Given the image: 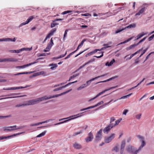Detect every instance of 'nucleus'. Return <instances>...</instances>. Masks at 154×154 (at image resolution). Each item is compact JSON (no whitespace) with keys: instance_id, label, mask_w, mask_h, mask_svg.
Masks as SVG:
<instances>
[{"instance_id":"f257e3e1","label":"nucleus","mask_w":154,"mask_h":154,"mask_svg":"<svg viewBox=\"0 0 154 154\" xmlns=\"http://www.w3.org/2000/svg\"><path fill=\"white\" fill-rule=\"evenodd\" d=\"M72 89H71L61 93L60 94H57L53 96H51L49 97H48L47 96H45L43 97H41V98H37L35 100H29L27 101L26 102V104H25V106L34 105L37 103H38L39 102L42 101L43 100H48L53 98H54L55 97H57L61 95L65 94L66 93L69 92Z\"/></svg>"},{"instance_id":"f03ea898","label":"nucleus","mask_w":154,"mask_h":154,"mask_svg":"<svg viewBox=\"0 0 154 154\" xmlns=\"http://www.w3.org/2000/svg\"><path fill=\"white\" fill-rule=\"evenodd\" d=\"M115 137V134H110L109 136L105 137L104 138V141L106 143H109Z\"/></svg>"},{"instance_id":"7ed1b4c3","label":"nucleus","mask_w":154,"mask_h":154,"mask_svg":"<svg viewBox=\"0 0 154 154\" xmlns=\"http://www.w3.org/2000/svg\"><path fill=\"white\" fill-rule=\"evenodd\" d=\"M118 87V86L117 85L116 86L111 87H110V88H108V89H105V90H104V91H102V92H100V93H99L98 94H97L94 97V98H91V99H90V100H89L88 101L89 102L91 101L92 100H93L95 99V98H97V97H98L100 95H101L102 94H103V93H104L105 92H106V91H109V90H110L111 89H113V88H116V87Z\"/></svg>"},{"instance_id":"20e7f679","label":"nucleus","mask_w":154,"mask_h":154,"mask_svg":"<svg viewBox=\"0 0 154 154\" xmlns=\"http://www.w3.org/2000/svg\"><path fill=\"white\" fill-rule=\"evenodd\" d=\"M148 6V5L146 4H144L142 6V8L139 10L138 12L135 15H140L141 14L144 12L146 9L147 8V7Z\"/></svg>"},{"instance_id":"39448f33","label":"nucleus","mask_w":154,"mask_h":154,"mask_svg":"<svg viewBox=\"0 0 154 154\" xmlns=\"http://www.w3.org/2000/svg\"><path fill=\"white\" fill-rule=\"evenodd\" d=\"M17 61L18 60L17 59L12 58L5 59H0V62H17Z\"/></svg>"},{"instance_id":"423d86ee","label":"nucleus","mask_w":154,"mask_h":154,"mask_svg":"<svg viewBox=\"0 0 154 154\" xmlns=\"http://www.w3.org/2000/svg\"><path fill=\"white\" fill-rule=\"evenodd\" d=\"M46 72L43 71L38 72L34 73L32 75L30 76L29 78H31L33 77L39 76L40 75H45Z\"/></svg>"},{"instance_id":"0eeeda50","label":"nucleus","mask_w":154,"mask_h":154,"mask_svg":"<svg viewBox=\"0 0 154 154\" xmlns=\"http://www.w3.org/2000/svg\"><path fill=\"white\" fill-rule=\"evenodd\" d=\"M30 85H26L25 87H11V88H9L6 89H4V90H15L16 89H18L22 88H26L27 87L30 86Z\"/></svg>"},{"instance_id":"6e6552de","label":"nucleus","mask_w":154,"mask_h":154,"mask_svg":"<svg viewBox=\"0 0 154 154\" xmlns=\"http://www.w3.org/2000/svg\"><path fill=\"white\" fill-rule=\"evenodd\" d=\"M102 129H100L99 131L97 132L96 136V140L97 141L100 140L102 137Z\"/></svg>"},{"instance_id":"1a4fd4ad","label":"nucleus","mask_w":154,"mask_h":154,"mask_svg":"<svg viewBox=\"0 0 154 154\" xmlns=\"http://www.w3.org/2000/svg\"><path fill=\"white\" fill-rule=\"evenodd\" d=\"M94 136L91 132H90L88 134V137L86 138L85 140L86 142L92 141L93 139Z\"/></svg>"},{"instance_id":"9d476101","label":"nucleus","mask_w":154,"mask_h":154,"mask_svg":"<svg viewBox=\"0 0 154 154\" xmlns=\"http://www.w3.org/2000/svg\"><path fill=\"white\" fill-rule=\"evenodd\" d=\"M113 127L112 124H109L106 127H105L103 130V132L104 133L108 134L109 131Z\"/></svg>"},{"instance_id":"9b49d317","label":"nucleus","mask_w":154,"mask_h":154,"mask_svg":"<svg viewBox=\"0 0 154 154\" xmlns=\"http://www.w3.org/2000/svg\"><path fill=\"white\" fill-rule=\"evenodd\" d=\"M38 62L37 61H35V62H32L30 63L27 64L23 65V66H17L16 67V68H18V69H23V68H26L27 66H30L31 65L35 64V63H37Z\"/></svg>"},{"instance_id":"f8f14e48","label":"nucleus","mask_w":154,"mask_h":154,"mask_svg":"<svg viewBox=\"0 0 154 154\" xmlns=\"http://www.w3.org/2000/svg\"><path fill=\"white\" fill-rule=\"evenodd\" d=\"M106 75H107L106 74H104V75H101L100 76H98L96 77H95L94 78H93V79H91V80L87 81L86 82V85L85 86H88L89 85V84L91 82L93 81L95 79H97L98 78H99L102 77L104 76H106Z\"/></svg>"},{"instance_id":"ddd939ff","label":"nucleus","mask_w":154,"mask_h":154,"mask_svg":"<svg viewBox=\"0 0 154 154\" xmlns=\"http://www.w3.org/2000/svg\"><path fill=\"white\" fill-rule=\"evenodd\" d=\"M77 82V81H76L74 82H69V83H68V84H67L66 85H65V86H63L61 87H60L58 88H55V89H54V91H57L60 90L62 88H65V87H67V86H68V85H70L76 82Z\"/></svg>"},{"instance_id":"4468645a","label":"nucleus","mask_w":154,"mask_h":154,"mask_svg":"<svg viewBox=\"0 0 154 154\" xmlns=\"http://www.w3.org/2000/svg\"><path fill=\"white\" fill-rule=\"evenodd\" d=\"M28 49V48H23L18 50H10L9 51L12 53H18L24 50L27 51Z\"/></svg>"},{"instance_id":"2eb2a0df","label":"nucleus","mask_w":154,"mask_h":154,"mask_svg":"<svg viewBox=\"0 0 154 154\" xmlns=\"http://www.w3.org/2000/svg\"><path fill=\"white\" fill-rule=\"evenodd\" d=\"M24 127V126H21L19 127H17L16 125H14L12 126L8 127V128H11V131L15 130H16L22 129Z\"/></svg>"},{"instance_id":"dca6fc26","label":"nucleus","mask_w":154,"mask_h":154,"mask_svg":"<svg viewBox=\"0 0 154 154\" xmlns=\"http://www.w3.org/2000/svg\"><path fill=\"white\" fill-rule=\"evenodd\" d=\"M142 143L141 146L139 147L138 150L135 151L134 152V154H137L140 151L141 149L145 145V143L144 140H142Z\"/></svg>"},{"instance_id":"f3484780","label":"nucleus","mask_w":154,"mask_h":154,"mask_svg":"<svg viewBox=\"0 0 154 154\" xmlns=\"http://www.w3.org/2000/svg\"><path fill=\"white\" fill-rule=\"evenodd\" d=\"M63 20V19H56L54 20H52L53 23H51V28H53L55 27L56 25L58 24V23H54L55 21H61Z\"/></svg>"},{"instance_id":"a211bd4d","label":"nucleus","mask_w":154,"mask_h":154,"mask_svg":"<svg viewBox=\"0 0 154 154\" xmlns=\"http://www.w3.org/2000/svg\"><path fill=\"white\" fill-rule=\"evenodd\" d=\"M21 133H17V134H13V135H10V136H7V137H4V136H0V140H4V139H7V138H9L10 137H13L14 136H15L16 135H19Z\"/></svg>"},{"instance_id":"6ab92c4d","label":"nucleus","mask_w":154,"mask_h":154,"mask_svg":"<svg viewBox=\"0 0 154 154\" xmlns=\"http://www.w3.org/2000/svg\"><path fill=\"white\" fill-rule=\"evenodd\" d=\"M126 149L128 151L133 154H134V152H135V151H134L135 149L134 147L131 146H128L127 148Z\"/></svg>"},{"instance_id":"aec40b11","label":"nucleus","mask_w":154,"mask_h":154,"mask_svg":"<svg viewBox=\"0 0 154 154\" xmlns=\"http://www.w3.org/2000/svg\"><path fill=\"white\" fill-rule=\"evenodd\" d=\"M147 34V33H145L144 32H143L139 34L135 38V40H137L139 39L140 38L144 35H146Z\"/></svg>"},{"instance_id":"412c9836","label":"nucleus","mask_w":154,"mask_h":154,"mask_svg":"<svg viewBox=\"0 0 154 154\" xmlns=\"http://www.w3.org/2000/svg\"><path fill=\"white\" fill-rule=\"evenodd\" d=\"M50 120L49 119V120H47L45 121L44 122H38V123L34 124H31L30 125V126H35L38 125H39L42 124H43V123H47L48 122H49Z\"/></svg>"},{"instance_id":"4be33fe9","label":"nucleus","mask_w":154,"mask_h":154,"mask_svg":"<svg viewBox=\"0 0 154 154\" xmlns=\"http://www.w3.org/2000/svg\"><path fill=\"white\" fill-rule=\"evenodd\" d=\"M143 49V48H142L141 49H140L139 50L137 51V52H135L133 54H132L131 55L130 57L127 58L126 59V60H129L131 58L134 56L136 54H137L140 51H142Z\"/></svg>"},{"instance_id":"5701e85b","label":"nucleus","mask_w":154,"mask_h":154,"mask_svg":"<svg viewBox=\"0 0 154 154\" xmlns=\"http://www.w3.org/2000/svg\"><path fill=\"white\" fill-rule=\"evenodd\" d=\"M73 146L76 149H80L82 148L81 145L76 142L73 144Z\"/></svg>"},{"instance_id":"b1692460","label":"nucleus","mask_w":154,"mask_h":154,"mask_svg":"<svg viewBox=\"0 0 154 154\" xmlns=\"http://www.w3.org/2000/svg\"><path fill=\"white\" fill-rule=\"evenodd\" d=\"M115 62V60L114 59H113L109 63V62H107L106 63V65L108 66H111L113 63Z\"/></svg>"},{"instance_id":"393cba45","label":"nucleus","mask_w":154,"mask_h":154,"mask_svg":"<svg viewBox=\"0 0 154 154\" xmlns=\"http://www.w3.org/2000/svg\"><path fill=\"white\" fill-rule=\"evenodd\" d=\"M32 72H20V73L15 74L14 75H22V74H30Z\"/></svg>"},{"instance_id":"a878e982","label":"nucleus","mask_w":154,"mask_h":154,"mask_svg":"<svg viewBox=\"0 0 154 154\" xmlns=\"http://www.w3.org/2000/svg\"><path fill=\"white\" fill-rule=\"evenodd\" d=\"M137 46L136 44H134L131 45L129 47L126 48V50L127 51L129 50L132 48H134L135 47Z\"/></svg>"},{"instance_id":"bb28decb","label":"nucleus","mask_w":154,"mask_h":154,"mask_svg":"<svg viewBox=\"0 0 154 154\" xmlns=\"http://www.w3.org/2000/svg\"><path fill=\"white\" fill-rule=\"evenodd\" d=\"M122 120V118H120L118 120L116 121H115V124H113V125H112V126H113V127H114L115 126L118 125L119 123Z\"/></svg>"},{"instance_id":"cd10ccee","label":"nucleus","mask_w":154,"mask_h":154,"mask_svg":"<svg viewBox=\"0 0 154 154\" xmlns=\"http://www.w3.org/2000/svg\"><path fill=\"white\" fill-rule=\"evenodd\" d=\"M85 41V40L83 39L82 42H81V43L80 44L78 47H77L75 51H76V52L79 50L80 47H81L83 44L84 42Z\"/></svg>"},{"instance_id":"c85d7f7f","label":"nucleus","mask_w":154,"mask_h":154,"mask_svg":"<svg viewBox=\"0 0 154 154\" xmlns=\"http://www.w3.org/2000/svg\"><path fill=\"white\" fill-rule=\"evenodd\" d=\"M50 66H51V69L52 70L56 68L57 67V64H51L50 65Z\"/></svg>"},{"instance_id":"c756f323","label":"nucleus","mask_w":154,"mask_h":154,"mask_svg":"<svg viewBox=\"0 0 154 154\" xmlns=\"http://www.w3.org/2000/svg\"><path fill=\"white\" fill-rule=\"evenodd\" d=\"M133 38H134V37L133 36V37H131V38H128V39H127V40L125 41H124L123 42H121L120 44H123L125 43H126L129 42L130 40H131V39H132Z\"/></svg>"},{"instance_id":"7c9ffc66","label":"nucleus","mask_w":154,"mask_h":154,"mask_svg":"<svg viewBox=\"0 0 154 154\" xmlns=\"http://www.w3.org/2000/svg\"><path fill=\"white\" fill-rule=\"evenodd\" d=\"M118 146V144H116L115 146L112 149V151H115L116 152H118L119 151Z\"/></svg>"},{"instance_id":"2f4dec72","label":"nucleus","mask_w":154,"mask_h":154,"mask_svg":"<svg viewBox=\"0 0 154 154\" xmlns=\"http://www.w3.org/2000/svg\"><path fill=\"white\" fill-rule=\"evenodd\" d=\"M125 145V140L122 141L121 142V149H124Z\"/></svg>"},{"instance_id":"473e14b6","label":"nucleus","mask_w":154,"mask_h":154,"mask_svg":"<svg viewBox=\"0 0 154 154\" xmlns=\"http://www.w3.org/2000/svg\"><path fill=\"white\" fill-rule=\"evenodd\" d=\"M46 132V131H45L42 132L41 134H39V135H38L36 136V137H42V136H44L45 135Z\"/></svg>"},{"instance_id":"72a5a7b5","label":"nucleus","mask_w":154,"mask_h":154,"mask_svg":"<svg viewBox=\"0 0 154 154\" xmlns=\"http://www.w3.org/2000/svg\"><path fill=\"white\" fill-rule=\"evenodd\" d=\"M132 94V93H131V94H128V95H125V96H122V97L121 98H120L119 99V100H121V99H125V98H128V97L129 96H130Z\"/></svg>"},{"instance_id":"f704fd0d","label":"nucleus","mask_w":154,"mask_h":154,"mask_svg":"<svg viewBox=\"0 0 154 154\" xmlns=\"http://www.w3.org/2000/svg\"><path fill=\"white\" fill-rule=\"evenodd\" d=\"M136 26V25L135 24H133L130 25H129L125 27V29L126 28H131L133 27H135Z\"/></svg>"},{"instance_id":"c9c22d12","label":"nucleus","mask_w":154,"mask_h":154,"mask_svg":"<svg viewBox=\"0 0 154 154\" xmlns=\"http://www.w3.org/2000/svg\"><path fill=\"white\" fill-rule=\"evenodd\" d=\"M56 31V29L54 28L49 33V34L51 36L53 35L54 34V33Z\"/></svg>"},{"instance_id":"e433bc0d","label":"nucleus","mask_w":154,"mask_h":154,"mask_svg":"<svg viewBox=\"0 0 154 154\" xmlns=\"http://www.w3.org/2000/svg\"><path fill=\"white\" fill-rule=\"evenodd\" d=\"M56 31V29L54 28L49 33V34L51 36L53 35L54 34V33Z\"/></svg>"},{"instance_id":"4c0bfd02","label":"nucleus","mask_w":154,"mask_h":154,"mask_svg":"<svg viewBox=\"0 0 154 154\" xmlns=\"http://www.w3.org/2000/svg\"><path fill=\"white\" fill-rule=\"evenodd\" d=\"M79 75V73H77L76 74L74 75L73 76H71L70 77L69 79L68 80V81H69L71 79L78 76V75Z\"/></svg>"},{"instance_id":"58836bf2","label":"nucleus","mask_w":154,"mask_h":154,"mask_svg":"<svg viewBox=\"0 0 154 154\" xmlns=\"http://www.w3.org/2000/svg\"><path fill=\"white\" fill-rule=\"evenodd\" d=\"M116 77H112L111 78H110L107 80H105V81H102V82H98V83H100V82H108V81H110L111 80H112V79H113L115 78H116Z\"/></svg>"},{"instance_id":"ea45409f","label":"nucleus","mask_w":154,"mask_h":154,"mask_svg":"<svg viewBox=\"0 0 154 154\" xmlns=\"http://www.w3.org/2000/svg\"><path fill=\"white\" fill-rule=\"evenodd\" d=\"M34 18V17L33 16H31L29 17L26 21H27V23H28L30 22Z\"/></svg>"},{"instance_id":"a19ab883","label":"nucleus","mask_w":154,"mask_h":154,"mask_svg":"<svg viewBox=\"0 0 154 154\" xmlns=\"http://www.w3.org/2000/svg\"><path fill=\"white\" fill-rule=\"evenodd\" d=\"M82 130H81L80 131H79L75 132L73 133V136H75L77 135L80 134L82 133Z\"/></svg>"},{"instance_id":"79ce46f5","label":"nucleus","mask_w":154,"mask_h":154,"mask_svg":"<svg viewBox=\"0 0 154 154\" xmlns=\"http://www.w3.org/2000/svg\"><path fill=\"white\" fill-rule=\"evenodd\" d=\"M105 15V14L104 13H99L98 14H96V13H94V14H93V16L94 17H95V16H103V15Z\"/></svg>"},{"instance_id":"37998d69","label":"nucleus","mask_w":154,"mask_h":154,"mask_svg":"<svg viewBox=\"0 0 154 154\" xmlns=\"http://www.w3.org/2000/svg\"><path fill=\"white\" fill-rule=\"evenodd\" d=\"M72 12V11H64L63 12L61 13V14H63V15H64V14H67V13H71Z\"/></svg>"},{"instance_id":"c03bdc74","label":"nucleus","mask_w":154,"mask_h":154,"mask_svg":"<svg viewBox=\"0 0 154 154\" xmlns=\"http://www.w3.org/2000/svg\"><path fill=\"white\" fill-rule=\"evenodd\" d=\"M137 137L141 141L142 140H143L144 139V137L140 135H137Z\"/></svg>"},{"instance_id":"a18cd8bd","label":"nucleus","mask_w":154,"mask_h":154,"mask_svg":"<svg viewBox=\"0 0 154 154\" xmlns=\"http://www.w3.org/2000/svg\"><path fill=\"white\" fill-rule=\"evenodd\" d=\"M76 52V51H74L72 52V53H70V54H69L68 55H67V57H66L64 59H66L69 58V57H70V56L72 55V54H74Z\"/></svg>"},{"instance_id":"49530a36","label":"nucleus","mask_w":154,"mask_h":154,"mask_svg":"<svg viewBox=\"0 0 154 154\" xmlns=\"http://www.w3.org/2000/svg\"><path fill=\"white\" fill-rule=\"evenodd\" d=\"M86 85V84H84L82 85L80 87H79L77 88V90H80L84 88L86 86H85Z\"/></svg>"},{"instance_id":"de8ad7c7","label":"nucleus","mask_w":154,"mask_h":154,"mask_svg":"<svg viewBox=\"0 0 154 154\" xmlns=\"http://www.w3.org/2000/svg\"><path fill=\"white\" fill-rule=\"evenodd\" d=\"M115 120V118L113 117H112L110 119V124L113 125V124L112 123Z\"/></svg>"},{"instance_id":"09e8293b","label":"nucleus","mask_w":154,"mask_h":154,"mask_svg":"<svg viewBox=\"0 0 154 154\" xmlns=\"http://www.w3.org/2000/svg\"><path fill=\"white\" fill-rule=\"evenodd\" d=\"M82 113H81L80 114H78L76 115H73L72 116H70L69 117V118H71V117H75L76 116H78L76 117H75V118H72L71 119H74L75 118H77V117H80V116H82L81 115H80V114H81Z\"/></svg>"},{"instance_id":"8fccbe9b","label":"nucleus","mask_w":154,"mask_h":154,"mask_svg":"<svg viewBox=\"0 0 154 154\" xmlns=\"http://www.w3.org/2000/svg\"><path fill=\"white\" fill-rule=\"evenodd\" d=\"M146 38V37H145L143 38L142 39H141L136 44L137 46L138 45H139L140 43H141L142 42L145 41Z\"/></svg>"},{"instance_id":"3c124183","label":"nucleus","mask_w":154,"mask_h":154,"mask_svg":"<svg viewBox=\"0 0 154 154\" xmlns=\"http://www.w3.org/2000/svg\"><path fill=\"white\" fill-rule=\"evenodd\" d=\"M103 52H101L99 53L100 54H101V55L100 56H94V57H96L97 58H100L102 57L103 56Z\"/></svg>"},{"instance_id":"603ef678","label":"nucleus","mask_w":154,"mask_h":154,"mask_svg":"<svg viewBox=\"0 0 154 154\" xmlns=\"http://www.w3.org/2000/svg\"><path fill=\"white\" fill-rule=\"evenodd\" d=\"M8 127L5 128L4 129V131L5 132L8 131H11V128H8Z\"/></svg>"},{"instance_id":"864d4df0","label":"nucleus","mask_w":154,"mask_h":154,"mask_svg":"<svg viewBox=\"0 0 154 154\" xmlns=\"http://www.w3.org/2000/svg\"><path fill=\"white\" fill-rule=\"evenodd\" d=\"M51 36L48 33L44 41V42H45L48 38H49Z\"/></svg>"},{"instance_id":"5fc2aeb1","label":"nucleus","mask_w":154,"mask_h":154,"mask_svg":"<svg viewBox=\"0 0 154 154\" xmlns=\"http://www.w3.org/2000/svg\"><path fill=\"white\" fill-rule=\"evenodd\" d=\"M68 31V29H66L63 35V39H64V38L66 37V35L67 34V32Z\"/></svg>"},{"instance_id":"6e6d98bb","label":"nucleus","mask_w":154,"mask_h":154,"mask_svg":"<svg viewBox=\"0 0 154 154\" xmlns=\"http://www.w3.org/2000/svg\"><path fill=\"white\" fill-rule=\"evenodd\" d=\"M95 60V59L94 58L92 59H91V60L88 61L86 63L87 64H88L92 62L93 61H94Z\"/></svg>"},{"instance_id":"4d7b16f0","label":"nucleus","mask_w":154,"mask_h":154,"mask_svg":"<svg viewBox=\"0 0 154 154\" xmlns=\"http://www.w3.org/2000/svg\"><path fill=\"white\" fill-rule=\"evenodd\" d=\"M125 29H117L116 31L115 32V34L118 33L119 32H120L122 31V30H124Z\"/></svg>"},{"instance_id":"13d9d810","label":"nucleus","mask_w":154,"mask_h":154,"mask_svg":"<svg viewBox=\"0 0 154 154\" xmlns=\"http://www.w3.org/2000/svg\"><path fill=\"white\" fill-rule=\"evenodd\" d=\"M82 15L83 16H87V17H89L91 16V15L88 13H86L84 14H82Z\"/></svg>"},{"instance_id":"bf43d9fd","label":"nucleus","mask_w":154,"mask_h":154,"mask_svg":"<svg viewBox=\"0 0 154 154\" xmlns=\"http://www.w3.org/2000/svg\"><path fill=\"white\" fill-rule=\"evenodd\" d=\"M5 41H11L13 42V39L11 38H5Z\"/></svg>"},{"instance_id":"052dcab7","label":"nucleus","mask_w":154,"mask_h":154,"mask_svg":"<svg viewBox=\"0 0 154 154\" xmlns=\"http://www.w3.org/2000/svg\"><path fill=\"white\" fill-rule=\"evenodd\" d=\"M154 37V34L152 35L150 37H149L148 38V40L149 41H150L152 40L153 38Z\"/></svg>"},{"instance_id":"680f3d73","label":"nucleus","mask_w":154,"mask_h":154,"mask_svg":"<svg viewBox=\"0 0 154 154\" xmlns=\"http://www.w3.org/2000/svg\"><path fill=\"white\" fill-rule=\"evenodd\" d=\"M141 116V114L137 115L136 116V118L137 119H140V118Z\"/></svg>"},{"instance_id":"e2e57ef3","label":"nucleus","mask_w":154,"mask_h":154,"mask_svg":"<svg viewBox=\"0 0 154 154\" xmlns=\"http://www.w3.org/2000/svg\"><path fill=\"white\" fill-rule=\"evenodd\" d=\"M128 112L127 109H125L123 112V114L124 115H126L127 113Z\"/></svg>"},{"instance_id":"0e129e2a","label":"nucleus","mask_w":154,"mask_h":154,"mask_svg":"<svg viewBox=\"0 0 154 154\" xmlns=\"http://www.w3.org/2000/svg\"><path fill=\"white\" fill-rule=\"evenodd\" d=\"M25 106V104H17V105H16L15 106L16 107H20L21 106Z\"/></svg>"},{"instance_id":"69168bd1","label":"nucleus","mask_w":154,"mask_h":154,"mask_svg":"<svg viewBox=\"0 0 154 154\" xmlns=\"http://www.w3.org/2000/svg\"><path fill=\"white\" fill-rule=\"evenodd\" d=\"M152 54V53H149L146 57V59L144 61V62L145 61H146L148 59V58H149V56Z\"/></svg>"},{"instance_id":"338daca9","label":"nucleus","mask_w":154,"mask_h":154,"mask_svg":"<svg viewBox=\"0 0 154 154\" xmlns=\"http://www.w3.org/2000/svg\"><path fill=\"white\" fill-rule=\"evenodd\" d=\"M103 103V101H101L96 105V107L102 104Z\"/></svg>"},{"instance_id":"774afa93","label":"nucleus","mask_w":154,"mask_h":154,"mask_svg":"<svg viewBox=\"0 0 154 154\" xmlns=\"http://www.w3.org/2000/svg\"><path fill=\"white\" fill-rule=\"evenodd\" d=\"M52 46H48V45L47 47H46V49L47 50H48V51H49L50 50V49L51 48V47Z\"/></svg>"}]
</instances>
